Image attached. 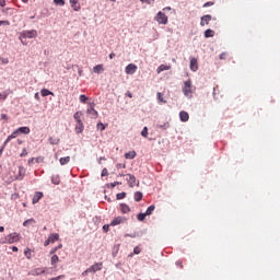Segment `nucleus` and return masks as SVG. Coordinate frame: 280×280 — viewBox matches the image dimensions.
I'll return each instance as SVG.
<instances>
[{"mask_svg":"<svg viewBox=\"0 0 280 280\" xmlns=\"http://www.w3.org/2000/svg\"><path fill=\"white\" fill-rule=\"evenodd\" d=\"M215 36V31L208 28L205 31V38H213Z\"/></svg>","mask_w":280,"mask_h":280,"instance_id":"nucleus-20","label":"nucleus"},{"mask_svg":"<svg viewBox=\"0 0 280 280\" xmlns=\"http://www.w3.org/2000/svg\"><path fill=\"white\" fill-rule=\"evenodd\" d=\"M196 88L191 84V79L184 82L183 93L186 97H191L194 95Z\"/></svg>","mask_w":280,"mask_h":280,"instance_id":"nucleus-1","label":"nucleus"},{"mask_svg":"<svg viewBox=\"0 0 280 280\" xmlns=\"http://www.w3.org/2000/svg\"><path fill=\"white\" fill-rule=\"evenodd\" d=\"M158 101L161 103V104H167V101H164L163 100V94L161 92H158Z\"/></svg>","mask_w":280,"mask_h":280,"instance_id":"nucleus-36","label":"nucleus"},{"mask_svg":"<svg viewBox=\"0 0 280 280\" xmlns=\"http://www.w3.org/2000/svg\"><path fill=\"white\" fill-rule=\"evenodd\" d=\"M71 161V158L70 156H65V158H61L59 160L60 162V165H67V163H69Z\"/></svg>","mask_w":280,"mask_h":280,"instance_id":"nucleus-30","label":"nucleus"},{"mask_svg":"<svg viewBox=\"0 0 280 280\" xmlns=\"http://www.w3.org/2000/svg\"><path fill=\"white\" fill-rule=\"evenodd\" d=\"M18 132L20 135H30L31 130H30V127H20L18 128Z\"/></svg>","mask_w":280,"mask_h":280,"instance_id":"nucleus-22","label":"nucleus"},{"mask_svg":"<svg viewBox=\"0 0 280 280\" xmlns=\"http://www.w3.org/2000/svg\"><path fill=\"white\" fill-rule=\"evenodd\" d=\"M137 156V152L136 151H129L127 153H125V159H128V160H132Z\"/></svg>","mask_w":280,"mask_h":280,"instance_id":"nucleus-24","label":"nucleus"},{"mask_svg":"<svg viewBox=\"0 0 280 280\" xmlns=\"http://www.w3.org/2000/svg\"><path fill=\"white\" fill-rule=\"evenodd\" d=\"M172 69V66H165V65H161L159 66V68L156 69L158 73H162V71H170Z\"/></svg>","mask_w":280,"mask_h":280,"instance_id":"nucleus-21","label":"nucleus"},{"mask_svg":"<svg viewBox=\"0 0 280 280\" xmlns=\"http://www.w3.org/2000/svg\"><path fill=\"white\" fill-rule=\"evenodd\" d=\"M127 178V183L129 185V187H135V185H137V177H135V175L132 174H126Z\"/></svg>","mask_w":280,"mask_h":280,"instance_id":"nucleus-8","label":"nucleus"},{"mask_svg":"<svg viewBox=\"0 0 280 280\" xmlns=\"http://www.w3.org/2000/svg\"><path fill=\"white\" fill-rule=\"evenodd\" d=\"M0 25H10V21H0Z\"/></svg>","mask_w":280,"mask_h":280,"instance_id":"nucleus-51","label":"nucleus"},{"mask_svg":"<svg viewBox=\"0 0 280 280\" xmlns=\"http://www.w3.org/2000/svg\"><path fill=\"white\" fill-rule=\"evenodd\" d=\"M37 37H38L37 30L22 31L20 33V40H22V38H37Z\"/></svg>","mask_w":280,"mask_h":280,"instance_id":"nucleus-3","label":"nucleus"},{"mask_svg":"<svg viewBox=\"0 0 280 280\" xmlns=\"http://www.w3.org/2000/svg\"><path fill=\"white\" fill-rule=\"evenodd\" d=\"M209 5H213V2H206V3L203 4V8H209Z\"/></svg>","mask_w":280,"mask_h":280,"instance_id":"nucleus-52","label":"nucleus"},{"mask_svg":"<svg viewBox=\"0 0 280 280\" xmlns=\"http://www.w3.org/2000/svg\"><path fill=\"white\" fill-rule=\"evenodd\" d=\"M43 192L40 191H36L33 196L32 202L33 205H37V202H39L40 200H43Z\"/></svg>","mask_w":280,"mask_h":280,"instance_id":"nucleus-10","label":"nucleus"},{"mask_svg":"<svg viewBox=\"0 0 280 280\" xmlns=\"http://www.w3.org/2000/svg\"><path fill=\"white\" fill-rule=\"evenodd\" d=\"M0 100H8V94L5 93L0 94Z\"/></svg>","mask_w":280,"mask_h":280,"instance_id":"nucleus-49","label":"nucleus"},{"mask_svg":"<svg viewBox=\"0 0 280 280\" xmlns=\"http://www.w3.org/2000/svg\"><path fill=\"white\" fill-rule=\"evenodd\" d=\"M5 149V143L2 145V148L0 149V156L3 154V150Z\"/></svg>","mask_w":280,"mask_h":280,"instance_id":"nucleus-58","label":"nucleus"},{"mask_svg":"<svg viewBox=\"0 0 280 280\" xmlns=\"http://www.w3.org/2000/svg\"><path fill=\"white\" fill-rule=\"evenodd\" d=\"M0 7L5 8V0H0Z\"/></svg>","mask_w":280,"mask_h":280,"instance_id":"nucleus-53","label":"nucleus"},{"mask_svg":"<svg viewBox=\"0 0 280 280\" xmlns=\"http://www.w3.org/2000/svg\"><path fill=\"white\" fill-rule=\"evenodd\" d=\"M3 231H5V228L0 226V233H3Z\"/></svg>","mask_w":280,"mask_h":280,"instance_id":"nucleus-63","label":"nucleus"},{"mask_svg":"<svg viewBox=\"0 0 280 280\" xmlns=\"http://www.w3.org/2000/svg\"><path fill=\"white\" fill-rule=\"evenodd\" d=\"M19 129L13 131L10 136H8L7 140L4 141V145H8L12 141V139H16L19 137Z\"/></svg>","mask_w":280,"mask_h":280,"instance_id":"nucleus-12","label":"nucleus"},{"mask_svg":"<svg viewBox=\"0 0 280 280\" xmlns=\"http://www.w3.org/2000/svg\"><path fill=\"white\" fill-rule=\"evenodd\" d=\"M75 132L77 135H82V132H84V124L82 121L77 122Z\"/></svg>","mask_w":280,"mask_h":280,"instance_id":"nucleus-17","label":"nucleus"},{"mask_svg":"<svg viewBox=\"0 0 280 280\" xmlns=\"http://www.w3.org/2000/svg\"><path fill=\"white\" fill-rule=\"evenodd\" d=\"M56 248L57 250H60V248H62V244H59Z\"/></svg>","mask_w":280,"mask_h":280,"instance_id":"nucleus-62","label":"nucleus"},{"mask_svg":"<svg viewBox=\"0 0 280 280\" xmlns=\"http://www.w3.org/2000/svg\"><path fill=\"white\" fill-rule=\"evenodd\" d=\"M98 270H102V262H96L88 268L90 272H97Z\"/></svg>","mask_w":280,"mask_h":280,"instance_id":"nucleus-13","label":"nucleus"},{"mask_svg":"<svg viewBox=\"0 0 280 280\" xmlns=\"http://www.w3.org/2000/svg\"><path fill=\"white\" fill-rule=\"evenodd\" d=\"M59 240H60V234L58 233H54L48 236V241L50 242V244H55Z\"/></svg>","mask_w":280,"mask_h":280,"instance_id":"nucleus-15","label":"nucleus"},{"mask_svg":"<svg viewBox=\"0 0 280 280\" xmlns=\"http://www.w3.org/2000/svg\"><path fill=\"white\" fill-rule=\"evenodd\" d=\"M11 249L13 250V253H19V247L16 246H12Z\"/></svg>","mask_w":280,"mask_h":280,"instance_id":"nucleus-54","label":"nucleus"},{"mask_svg":"<svg viewBox=\"0 0 280 280\" xmlns=\"http://www.w3.org/2000/svg\"><path fill=\"white\" fill-rule=\"evenodd\" d=\"M176 266H179V268H182V269H183V262L177 261V262H176Z\"/></svg>","mask_w":280,"mask_h":280,"instance_id":"nucleus-59","label":"nucleus"},{"mask_svg":"<svg viewBox=\"0 0 280 280\" xmlns=\"http://www.w3.org/2000/svg\"><path fill=\"white\" fill-rule=\"evenodd\" d=\"M109 229H110V225H108V224L103 225V231L105 233H108Z\"/></svg>","mask_w":280,"mask_h":280,"instance_id":"nucleus-45","label":"nucleus"},{"mask_svg":"<svg viewBox=\"0 0 280 280\" xmlns=\"http://www.w3.org/2000/svg\"><path fill=\"white\" fill-rule=\"evenodd\" d=\"M54 4L62 8V5H65V0H54Z\"/></svg>","mask_w":280,"mask_h":280,"instance_id":"nucleus-39","label":"nucleus"},{"mask_svg":"<svg viewBox=\"0 0 280 280\" xmlns=\"http://www.w3.org/2000/svg\"><path fill=\"white\" fill-rule=\"evenodd\" d=\"M49 244H51L49 238L44 242V246H49Z\"/></svg>","mask_w":280,"mask_h":280,"instance_id":"nucleus-56","label":"nucleus"},{"mask_svg":"<svg viewBox=\"0 0 280 280\" xmlns=\"http://www.w3.org/2000/svg\"><path fill=\"white\" fill-rule=\"evenodd\" d=\"M101 176H108V170L103 168Z\"/></svg>","mask_w":280,"mask_h":280,"instance_id":"nucleus-47","label":"nucleus"},{"mask_svg":"<svg viewBox=\"0 0 280 280\" xmlns=\"http://www.w3.org/2000/svg\"><path fill=\"white\" fill-rule=\"evenodd\" d=\"M127 97H132V93L127 92Z\"/></svg>","mask_w":280,"mask_h":280,"instance_id":"nucleus-64","label":"nucleus"},{"mask_svg":"<svg viewBox=\"0 0 280 280\" xmlns=\"http://www.w3.org/2000/svg\"><path fill=\"white\" fill-rule=\"evenodd\" d=\"M116 167L117 170H121V167L126 170V164H117Z\"/></svg>","mask_w":280,"mask_h":280,"instance_id":"nucleus-48","label":"nucleus"},{"mask_svg":"<svg viewBox=\"0 0 280 280\" xmlns=\"http://www.w3.org/2000/svg\"><path fill=\"white\" fill-rule=\"evenodd\" d=\"M117 200H124L126 198V192H119L116 195Z\"/></svg>","mask_w":280,"mask_h":280,"instance_id":"nucleus-38","label":"nucleus"},{"mask_svg":"<svg viewBox=\"0 0 280 280\" xmlns=\"http://www.w3.org/2000/svg\"><path fill=\"white\" fill-rule=\"evenodd\" d=\"M24 255L26 259H32V250L30 249V247H26V249L24 250Z\"/></svg>","mask_w":280,"mask_h":280,"instance_id":"nucleus-33","label":"nucleus"},{"mask_svg":"<svg viewBox=\"0 0 280 280\" xmlns=\"http://www.w3.org/2000/svg\"><path fill=\"white\" fill-rule=\"evenodd\" d=\"M211 15L207 14L201 16L200 25L201 27H205V25H209V22L211 21Z\"/></svg>","mask_w":280,"mask_h":280,"instance_id":"nucleus-14","label":"nucleus"},{"mask_svg":"<svg viewBox=\"0 0 280 280\" xmlns=\"http://www.w3.org/2000/svg\"><path fill=\"white\" fill-rule=\"evenodd\" d=\"M117 185H121V182H115L112 184V187H117Z\"/></svg>","mask_w":280,"mask_h":280,"instance_id":"nucleus-55","label":"nucleus"},{"mask_svg":"<svg viewBox=\"0 0 280 280\" xmlns=\"http://www.w3.org/2000/svg\"><path fill=\"white\" fill-rule=\"evenodd\" d=\"M0 62L2 65H8V62H10V60L8 58L0 57Z\"/></svg>","mask_w":280,"mask_h":280,"instance_id":"nucleus-41","label":"nucleus"},{"mask_svg":"<svg viewBox=\"0 0 280 280\" xmlns=\"http://www.w3.org/2000/svg\"><path fill=\"white\" fill-rule=\"evenodd\" d=\"M30 224H36V220L28 219V220L23 222V226H30Z\"/></svg>","mask_w":280,"mask_h":280,"instance_id":"nucleus-34","label":"nucleus"},{"mask_svg":"<svg viewBox=\"0 0 280 280\" xmlns=\"http://www.w3.org/2000/svg\"><path fill=\"white\" fill-rule=\"evenodd\" d=\"M154 209H156V207H154V205L150 206L147 211L144 212L145 215H152V213H154Z\"/></svg>","mask_w":280,"mask_h":280,"instance_id":"nucleus-32","label":"nucleus"},{"mask_svg":"<svg viewBox=\"0 0 280 280\" xmlns=\"http://www.w3.org/2000/svg\"><path fill=\"white\" fill-rule=\"evenodd\" d=\"M25 178V167L19 166L18 175L11 178V180H23Z\"/></svg>","mask_w":280,"mask_h":280,"instance_id":"nucleus-5","label":"nucleus"},{"mask_svg":"<svg viewBox=\"0 0 280 280\" xmlns=\"http://www.w3.org/2000/svg\"><path fill=\"white\" fill-rule=\"evenodd\" d=\"M125 73H127V75H132V74L137 73V65H135V63H129V65L125 68Z\"/></svg>","mask_w":280,"mask_h":280,"instance_id":"nucleus-6","label":"nucleus"},{"mask_svg":"<svg viewBox=\"0 0 280 280\" xmlns=\"http://www.w3.org/2000/svg\"><path fill=\"white\" fill-rule=\"evenodd\" d=\"M79 100H80L81 104H86V102H89L88 96L84 95V94H81V95L79 96Z\"/></svg>","mask_w":280,"mask_h":280,"instance_id":"nucleus-35","label":"nucleus"},{"mask_svg":"<svg viewBox=\"0 0 280 280\" xmlns=\"http://www.w3.org/2000/svg\"><path fill=\"white\" fill-rule=\"evenodd\" d=\"M135 255H139L141 253V247L137 246L133 248Z\"/></svg>","mask_w":280,"mask_h":280,"instance_id":"nucleus-43","label":"nucleus"},{"mask_svg":"<svg viewBox=\"0 0 280 280\" xmlns=\"http://www.w3.org/2000/svg\"><path fill=\"white\" fill-rule=\"evenodd\" d=\"M94 73H102L104 71V65H97L93 68Z\"/></svg>","mask_w":280,"mask_h":280,"instance_id":"nucleus-26","label":"nucleus"},{"mask_svg":"<svg viewBox=\"0 0 280 280\" xmlns=\"http://www.w3.org/2000/svg\"><path fill=\"white\" fill-rule=\"evenodd\" d=\"M1 119H3V121H8V115L7 114H1Z\"/></svg>","mask_w":280,"mask_h":280,"instance_id":"nucleus-50","label":"nucleus"},{"mask_svg":"<svg viewBox=\"0 0 280 280\" xmlns=\"http://www.w3.org/2000/svg\"><path fill=\"white\" fill-rule=\"evenodd\" d=\"M35 100H40V95L38 93H35Z\"/></svg>","mask_w":280,"mask_h":280,"instance_id":"nucleus-61","label":"nucleus"},{"mask_svg":"<svg viewBox=\"0 0 280 280\" xmlns=\"http://www.w3.org/2000/svg\"><path fill=\"white\" fill-rule=\"evenodd\" d=\"M51 183H52V185H60V176L59 175H54L51 177Z\"/></svg>","mask_w":280,"mask_h":280,"instance_id":"nucleus-28","label":"nucleus"},{"mask_svg":"<svg viewBox=\"0 0 280 280\" xmlns=\"http://www.w3.org/2000/svg\"><path fill=\"white\" fill-rule=\"evenodd\" d=\"M73 118L75 119L77 124L82 121V112L74 113Z\"/></svg>","mask_w":280,"mask_h":280,"instance_id":"nucleus-29","label":"nucleus"},{"mask_svg":"<svg viewBox=\"0 0 280 280\" xmlns=\"http://www.w3.org/2000/svg\"><path fill=\"white\" fill-rule=\"evenodd\" d=\"M141 136L144 137V139H148V127H144L141 131Z\"/></svg>","mask_w":280,"mask_h":280,"instance_id":"nucleus-40","label":"nucleus"},{"mask_svg":"<svg viewBox=\"0 0 280 280\" xmlns=\"http://www.w3.org/2000/svg\"><path fill=\"white\" fill-rule=\"evenodd\" d=\"M88 115H91L92 119H97V110L95 108L90 107L86 109Z\"/></svg>","mask_w":280,"mask_h":280,"instance_id":"nucleus-19","label":"nucleus"},{"mask_svg":"<svg viewBox=\"0 0 280 280\" xmlns=\"http://www.w3.org/2000/svg\"><path fill=\"white\" fill-rule=\"evenodd\" d=\"M97 129L102 131V130H106V127L104 126V124L98 122L97 124Z\"/></svg>","mask_w":280,"mask_h":280,"instance_id":"nucleus-42","label":"nucleus"},{"mask_svg":"<svg viewBox=\"0 0 280 280\" xmlns=\"http://www.w3.org/2000/svg\"><path fill=\"white\" fill-rule=\"evenodd\" d=\"M89 272H91V271H89V269H86L85 271L82 272V277H86V275H89Z\"/></svg>","mask_w":280,"mask_h":280,"instance_id":"nucleus-57","label":"nucleus"},{"mask_svg":"<svg viewBox=\"0 0 280 280\" xmlns=\"http://www.w3.org/2000/svg\"><path fill=\"white\" fill-rule=\"evenodd\" d=\"M109 58H110V60H113V58H115V52H110Z\"/></svg>","mask_w":280,"mask_h":280,"instance_id":"nucleus-60","label":"nucleus"},{"mask_svg":"<svg viewBox=\"0 0 280 280\" xmlns=\"http://www.w3.org/2000/svg\"><path fill=\"white\" fill-rule=\"evenodd\" d=\"M198 70V59L191 58L190 59V71H197Z\"/></svg>","mask_w":280,"mask_h":280,"instance_id":"nucleus-16","label":"nucleus"},{"mask_svg":"<svg viewBox=\"0 0 280 280\" xmlns=\"http://www.w3.org/2000/svg\"><path fill=\"white\" fill-rule=\"evenodd\" d=\"M40 93H42V96H43V97H47V95H54V92H51V91H49V90H47V89H43V90L40 91Z\"/></svg>","mask_w":280,"mask_h":280,"instance_id":"nucleus-31","label":"nucleus"},{"mask_svg":"<svg viewBox=\"0 0 280 280\" xmlns=\"http://www.w3.org/2000/svg\"><path fill=\"white\" fill-rule=\"evenodd\" d=\"M56 253H58V248L57 247H55V248H52L50 252H49V255H56Z\"/></svg>","mask_w":280,"mask_h":280,"instance_id":"nucleus-46","label":"nucleus"},{"mask_svg":"<svg viewBox=\"0 0 280 280\" xmlns=\"http://www.w3.org/2000/svg\"><path fill=\"white\" fill-rule=\"evenodd\" d=\"M155 21L159 23V25H167V15H165V13L163 12H158L156 16H155Z\"/></svg>","mask_w":280,"mask_h":280,"instance_id":"nucleus-4","label":"nucleus"},{"mask_svg":"<svg viewBox=\"0 0 280 280\" xmlns=\"http://www.w3.org/2000/svg\"><path fill=\"white\" fill-rule=\"evenodd\" d=\"M133 198L136 202H141V200L143 199V194L141 191H137L135 192Z\"/></svg>","mask_w":280,"mask_h":280,"instance_id":"nucleus-25","label":"nucleus"},{"mask_svg":"<svg viewBox=\"0 0 280 280\" xmlns=\"http://www.w3.org/2000/svg\"><path fill=\"white\" fill-rule=\"evenodd\" d=\"M69 3L74 12H80V10H82V4H80V0H70Z\"/></svg>","mask_w":280,"mask_h":280,"instance_id":"nucleus-7","label":"nucleus"},{"mask_svg":"<svg viewBox=\"0 0 280 280\" xmlns=\"http://www.w3.org/2000/svg\"><path fill=\"white\" fill-rule=\"evenodd\" d=\"M179 118H180V121H189V113L185 112V110H182L179 113Z\"/></svg>","mask_w":280,"mask_h":280,"instance_id":"nucleus-18","label":"nucleus"},{"mask_svg":"<svg viewBox=\"0 0 280 280\" xmlns=\"http://www.w3.org/2000/svg\"><path fill=\"white\" fill-rule=\"evenodd\" d=\"M226 56H229V54L222 52L219 58L220 60H226Z\"/></svg>","mask_w":280,"mask_h":280,"instance_id":"nucleus-44","label":"nucleus"},{"mask_svg":"<svg viewBox=\"0 0 280 280\" xmlns=\"http://www.w3.org/2000/svg\"><path fill=\"white\" fill-rule=\"evenodd\" d=\"M58 261H60V258L58 257V255H52L50 258L51 266H56V264H58Z\"/></svg>","mask_w":280,"mask_h":280,"instance_id":"nucleus-27","label":"nucleus"},{"mask_svg":"<svg viewBox=\"0 0 280 280\" xmlns=\"http://www.w3.org/2000/svg\"><path fill=\"white\" fill-rule=\"evenodd\" d=\"M120 211H121V213H130V206H128L126 203H121Z\"/></svg>","mask_w":280,"mask_h":280,"instance_id":"nucleus-23","label":"nucleus"},{"mask_svg":"<svg viewBox=\"0 0 280 280\" xmlns=\"http://www.w3.org/2000/svg\"><path fill=\"white\" fill-rule=\"evenodd\" d=\"M148 214H145V212L144 213H139L138 215H137V220H139V222H143V220H145V217H147Z\"/></svg>","mask_w":280,"mask_h":280,"instance_id":"nucleus-37","label":"nucleus"},{"mask_svg":"<svg viewBox=\"0 0 280 280\" xmlns=\"http://www.w3.org/2000/svg\"><path fill=\"white\" fill-rule=\"evenodd\" d=\"M45 268L39 267V268H35L33 269L30 275H32V277H38V275H45Z\"/></svg>","mask_w":280,"mask_h":280,"instance_id":"nucleus-9","label":"nucleus"},{"mask_svg":"<svg viewBox=\"0 0 280 280\" xmlns=\"http://www.w3.org/2000/svg\"><path fill=\"white\" fill-rule=\"evenodd\" d=\"M21 240V234L14 232L4 237L2 244H15Z\"/></svg>","mask_w":280,"mask_h":280,"instance_id":"nucleus-2","label":"nucleus"},{"mask_svg":"<svg viewBox=\"0 0 280 280\" xmlns=\"http://www.w3.org/2000/svg\"><path fill=\"white\" fill-rule=\"evenodd\" d=\"M126 220V218L124 217H116L112 222H110V226H117L119 224H124V221Z\"/></svg>","mask_w":280,"mask_h":280,"instance_id":"nucleus-11","label":"nucleus"}]
</instances>
